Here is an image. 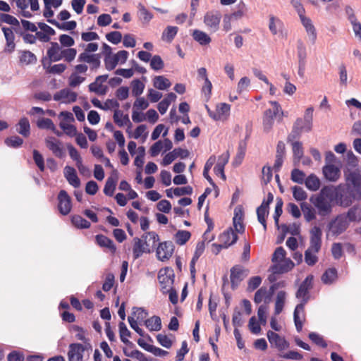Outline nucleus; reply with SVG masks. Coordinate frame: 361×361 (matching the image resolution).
I'll use <instances>...</instances> for the list:
<instances>
[{
  "label": "nucleus",
  "instance_id": "obj_24",
  "mask_svg": "<svg viewBox=\"0 0 361 361\" xmlns=\"http://www.w3.org/2000/svg\"><path fill=\"white\" fill-rule=\"evenodd\" d=\"M192 37L202 46L207 45L212 41L211 37L206 32L197 29L192 31Z\"/></svg>",
  "mask_w": 361,
  "mask_h": 361
},
{
  "label": "nucleus",
  "instance_id": "obj_6",
  "mask_svg": "<svg viewBox=\"0 0 361 361\" xmlns=\"http://www.w3.org/2000/svg\"><path fill=\"white\" fill-rule=\"evenodd\" d=\"M175 245L171 240L159 243L157 250L156 256L161 262L169 260L173 254Z\"/></svg>",
  "mask_w": 361,
  "mask_h": 361
},
{
  "label": "nucleus",
  "instance_id": "obj_57",
  "mask_svg": "<svg viewBox=\"0 0 361 361\" xmlns=\"http://www.w3.org/2000/svg\"><path fill=\"white\" fill-rule=\"evenodd\" d=\"M268 307L267 305H261L257 310L258 322L263 326L267 324V311Z\"/></svg>",
  "mask_w": 361,
  "mask_h": 361
},
{
  "label": "nucleus",
  "instance_id": "obj_28",
  "mask_svg": "<svg viewBox=\"0 0 361 361\" xmlns=\"http://www.w3.org/2000/svg\"><path fill=\"white\" fill-rule=\"evenodd\" d=\"M71 224L79 229H87L91 226V223L82 217L80 215L75 214L71 216Z\"/></svg>",
  "mask_w": 361,
  "mask_h": 361
},
{
  "label": "nucleus",
  "instance_id": "obj_16",
  "mask_svg": "<svg viewBox=\"0 0 361 361\" xmlns=\"http://www.w3.org/2000/svg\"><path fill=\"white\" fill-rule=\"evenodd\" d=\"M135 243L133 247V256L135 259L140 258L143 253H151L152 250L149 248H145V245L149 246L147 241H143L138 237L134 238Z\"/></svg>",
  "mask_w": 361,
  "mask_h": 361
},
{
  "label": "nucleus",
  "instance_id": "obj_13",
  "mask_svg": "<svg viewBox=\"0 0 361 361\" xmlns=\"http://www.w3.org/2000/svg\"><path fill=\"white\" fill-rule=\"evenodd\" d=\"M85 350V348L82 344L78 343H71L68 352V361H82Z\"/></svg>",
  "mask_w": 361,
  "mask_h": 361
},
{
  "label": "nucleus",
  "instance_id": "obj_18",
  "mask_svg": "<svg viewBox=\"0 0 361 361\" xmlns=\"http://www.w3.org/2000/svg\"><path fill=\"white\" fill-rule=\"evenodd\" d=\"M95 243L100 247L107 248L113 255L116 252V246L114 241L103 234L95 235Z\"/></svg>",
  "mask_w": 361,
  "mask_h": 361
},
{
  "label": "nucleus",
  "instance_id": "obj_9",
  "mask_svg": "<svg viewBox=\"0 0 361 361\" xmlns=\"http://www.w3.org/2000/svg\"><path fill=\"white\" fill-rule=\"evenodd\" d=\"M244 218V209L240 204L235 207L234 209V216L233 218V225L238 233H244L245 231V226L243 224Z\"/></svg>",
  "mask_w": 361,
  "mask_h": 361
},
{
  "label": "nucleus",
  "instance_id": "obj_56",
  "mask_svg": "<svg viewBox=\"0 0 361 361\" xmlns=\"http://www.w3.org/2000/svg\"><path fill=\"white\" fill-rule=\"evenodd\" d=\"M256 213L258 221L263 226L264 231H266L267 228L266 217L268 216L269 211L264 210L261 208H257Z\"/></svg>",
  "mask_w": 361,
  "mask_h": 361
},
{
  "label": "nucleus",
  "instance_id": "obj_36",
  "mask_svg": "<svg viewBox=\"0 0 361 361\" xmlns=\"http://www.w3.org/2000/svg\"><path fill=\"white\" fill-rule=\"evenodd\" d=\"M338 277L337 269L334 267L327 269L322 276V281L324 284L332 283Z\"/></svg>",
  "mask_w": 361,
  "mask_h": 361
},
{
  "label": "nucleus",
  "instance_id": "obj_15",
  "mask_svg": "<svg viewBox=\"0 0 361 361\" xmlns=\"http://www.w3.org/2000/svg\"><path fill=\"white\" fill-rule=\"evenodd\" d=\"M118 180V172L116 169H113L111 176L106 179L103 192L105 195L112 197L116 188Z\"/></svg>",
  "mask_w": 361,
  "mask_h": 361
},
{
  "label": "nucleus",
  "instance_id": "obj_43",
  "mask_svg": "<svg viewBox=\"0 0 361 361\" xmlns=\"http://www.w3.org/2000/svg\"><path fill=\"white\" fill-rule=\"evenodd\" d=\"M132 94L134 97H139L141 95L145 89V84L140 79H134L131 83Z\"/></svg>",
  "mask_w": 361,
  "mask_h": 361
},
{
  "label": "nucleus",
  "instance_id": "obj_25",
  "mask_svg": "<svg viewBox=\"0 0 361 361\" xmlns=\"http://www.w3.org/2000/svg\"><path fill=\"white\" fill-rule=\"evenodd\" d=\"M144 324L150 331H158L161 329V318L156 315L145 319Z\"/></svg>",
  "mask_w": 361,
  "mask_h": 361
},
{
  "label": "nucleus",
  "instance_id": "obj_20",
  "mask_svg": "<svg viewBox=\"0 0 361 361\" xmlns=\"http://www.w3.org/2000/svg\"><path fill=\"white\" fill-rule=\"evenodd\" d=\"M16 126V131L23 137H28L30 135V123L27 117L20 118Z\"/></svg>",
  "mask_w": 361,
  "mask_h": 361
},
{
  "label": "nucleus",
  "instance_id": "obj_64",
  "mask_svg": "<svg viewBox=\"0 0 361 361\" xmlns=\"http://www.w3.org/2000/svg\"><path fill=\"white\" fill-rule=\"evenodd\" d=\"M8 361H24L25 356L23 353L18 350H12L7 355Z\"/></svg>",
  "mask_w": 361,
  "mask_h": 361
},
{
  "label": "nucleus",
  "instance_id": "obj_5",
  "mask_svg": "<svg viewBox=\"0 0 361 361\" xmlns=\"http://www.w3.org/2000/svg\"><path fill=\"white\" fill-rule=\"evenodd\" d=\"M348 221L345 219L344 214H338L328 224L327 228L334 236H338L344 233L349 227Z\"/></svg>",
  "mask_w": 361,
  "mask_h": 361
},
{
  "label": "nucleus",
  "instance_id": "obj_59",
  "mask_svg": "<svg viewBox=\"0 0 361 361\" xmlns=\"http://www.w3.org/2000/svg\"><path fill=\"white\" fill-rule=\"evenodd\" d=\"M71 158L76 161V165L82 162V158L76 148L71 143L66 145Z\"/></svg>",
  "mask_w": 361,
  "mask_h": 361
},
{
  "label": "nucleus",
  "instance_id": "obj_51",
  "mask_svg": "<svg viewBox=\"0 0 361 361\" xmlns=\"http://www.w3.org/2000/svg\"><path fill=\"white\" fill-rule=\"evenodd\" d=\"M292 146L293 157L295 159H297L298 161H299L304 154L302 144L300 141H295L292 142Z\"/></svg>",
  "mask_w": 361,
  "mask_h": 361
},
{
  "label": "nucleus",
  "instance_id": "obj_12",
  "mask_svg": "<svg viewBox=\"0 0 361 361\" xmlns=\"http://www.w3.org/2000/svg\"><path fill=\"white\" fill-rule=\"evenodd\" d=\"M267 336L271 345H274L279 351L288 348L289 343L284 337L280 336L277 333L269 330L267 331Z\"/></svg>",
  "mask_w": 361,
  "mask_h": 361
},
{
  "label": "nucleus",
  "instance_id": "obj_10",
  "mask_svg": "<svg viewBox=\"0 0 361 361\" xmlns=\"http://www.w3.org/2000/svg\"><path fill=\"white\" fill-rule=\"evenodd\" d=\"M45 143L47 147L51 150L56 157L60 159L65 157L66 153L63 148L61 146L62 143L59 140H57L54 137H48L45 139Z\"/></svg>",
  "mask_w": 361,
  "mask_h": 361
},
{
  "label": "nucleus",
  "instance_id": "obj_60",
  "mask_svg": "<svg viewBox=\"0 0 361 361\" xmlns=\"http://www.w3.org/2000/svg\"><path fill=\"white\" fill-rule=\"evenodd\" d=\"M237 234L236 231H235L232 227L228 228L225 230L222 233H221L219 236V240L220 242H227L231 243L230 239L232 237V240L233 239V235Z\"/></svg>",
  "mask_w": 361,
  "mask_h": 361
},
{
  "label": "nucleus",
  "instance_id": "obj_37",
  "mask_svg": "<svg viewBox=\"0 0 361 361\" xmlns=\"http://www.w3.org/2000/svg\"><path fill=\"white\" fill-rule=\"evenodd\" d=\"M153 85L155 88L160 90H165L171 85V82L163 75L155 76L153 79Z\"/></svg>",
  "mask_w": 361,
  "mask_h": 361
},
{
  "label": "nucleus",
  "instance_id": "obj_33",
  "mask_svg": "<svg viewBox=\"0 0 361 361\" xmlns=\"http://www.w3.org/2000/svg\"><path fill=\"white\" fill-rule=\"evenodd\" d=\"M286 293L284 290H280L278 292L274 308V315L279 314L283 310L285 302H286Z\"/></svg>",
  "mask_w": 361,
  "mask_h": 361
},
{
  "label": "nucleus",
  "instance_id": "obj_21",
  "mask_svg": "<svg viewBox=\"0 0 361 361\" xmlns=\"http://www.w3.org/2000/svg\"><path fill=\"white\" fill-rule=\"evenodd\" d=\"M345 219L350 222L361 221V208L358 204H355L350 207L346 213H343Z\"/></svg>",
  "mask_w": 361,
  "mask_h": 361
},
{
  "label": "nucleus",
  "instance_id": "obj_2",
  "mask_svg": "<svg viewBox=\"0 0 361 361\" xmlns=\"http://www.w3.org/2000/svg\"><path fill=\"white\" fill-rule=\"evenodd\" d=\"M345 183H341L344 191V196L346 197L348 207L355 201H361V171L355 169H344Z\"/></svg>",
  "mask_w": 361,
  "mask_h": 361
},
{
  "label": "nucleus",
  "instance_id": "obj_48",
  "mask_svg": "<svg viewBox=\"0 0 361 361\" xmlns=\"http://www.w3.org/2000/svg\"><path fill=\"white\" fill-rule=\"evenodd\" d=\"M308 338L317 345L326 348L327 347V343L324 338L316 332H310L308 334Z\"/></svg>",
  "mask_w": 361,
  "mask_h": 361
},
{
  "label": "nucleus",
  "instance_id": "obj_53",
  "mask_svg": "<svg viewBox=\"0 0 361 361\" xmlns=\"http://www.w3.org/2000/svg\"><path fill=\"white\" fill-rule=\"evenodd\" d=\"M59 126L69 137H75L79 133H78L76 127L73 124L61 122Z\"/></svg>",
  "mask_w": 361,
  "mask_h": 361
},
{
  "label": "nucleus",
  "instance_id": "obj_49",
  "mask_svg": "<svg viewBox=\"0 0 361 361\" xmlns=\"http://www.w3.org/2000/svg\"><path fill=\"white\" fill-rule=\"evenodd\" d=\"M33 160L39 168V171L44 172L45 170L44 159L42 154L37 149L32 151Z\"/></svg>",
  "mask_w": 361,
  "mask_h": 361
},
{
  "label": "nucleus",
  "instance_id": "obj_30",
  "mask_svg": "<svg viewBox=\"0 0 361 361\" xmlns=\"http://www.w3.org/2000/svg\"><path fill=\"white\" fill-rule=\"evenodd\" d=\"M274 117L276 116L271 113V109L265 110L263 116V128L264 132L268 133L271 130L274 123Z\"/></svg>",
  "mask_w": 361,
  "mask_h": 361
},
{
  "label": "nucleus",
  "instance_id": "obj_23",
  "mask_svg": "<svg viewBox=\"0 0 361 361\" xmlns=\"http://www.w3.org/2000/svg\"><path fill=\"white\" fill-rule=\"evenodd\" d=\"M246 149L247 143L245 142V140H240L238 146L237 154L233 161V165L234 166H238L242 164L245 156Z\"/></svg>",
  "mask_w": 361,
  "mask_h": 361
},
{
  "label": "nucleus",
  "instance_id": "obj_45",
  "mask_svg": "<svg viewBox=\"0 0 361 361\" xmlns=\"http://www.w3.org/2000/svg\"><path fill=\"white\" fill-rule=\"evenodd\" d=\"M297 54L298 58V63H306V47L301 39H299L297 42Z\"/></svg>",
  "mask_w": 361,
  "mask_h": 361
},
{
  "label": "nucleus",
  "instance_id": "obj_32",
  "mask_svg": "<svg viewBox=\"0 0 361 361\" xmlns=\"http://www.w3.org/2000/svg\"><path fill=\"white\" fill-rule=\"evenodd\" d=\"M300 208L304 214L305 219L307 222L316 219V211L310 204L305 202H302L300 203Z\"/></svg>",
  "mask_w": 361,
  "mask_h": 361
},
{
  "label": "nucleus",
  "instance_id": "obj_4",
  "mask_svg": "<svg viewBox=\"0 0 361 361\" xmlns=\"http://www.w3.org/2000/svg\"><path fill=\"white\" fill-rule=\"evenodd\" d=\"M314 276L310 274L302 281L298 289L295 293V297L298 299H300V302L297 305L298 308L302 309L305 307V305L308 302L310 299V290L313 287Z\"/></svg>",
  "mask_w": 361,
  "mask_h": 361
},
{
  "label": "nucleus",
  "instance_id": "obj_52",
  "mask_svg": "<svg viewBox=\"0 0 361 361\" xmlns=\"http://www.w3.org/2000/svg\"><path fill=\"white\" fill-rule=\"evenodd\" d=\"M292 190L293 196L296 201H304L307 198V192L301 187L295 185Z\"/></svg>",
  "mask_w": 361,
  "mask_h": 361
},
{
  "label": "nucleus",
  "instance_id": "obj_27",
  "mask_svg": "<svg viewBox=\"0 0 361 361\" xmlns=\"http://www.w3.org/2000/svg\"><path fill=\"white\" fill-rule=\"evenodd\" d=\"M137 16L143 24H148L153 18V14L149 12L141 3L137 6Z\"/></svg>",
  "mask_w": 361,
  "mask_h": 361
},
{
  "label": "nucleus",
  "instance_id": "obj_55",
  "mask_svg": "<svg viewBox=\"0 0 361 361\" xmlns=\"http://www.w3.org/2000/svg\"><path fill=\"white\" fill-rule=\"evenodd\" d=\"M37 126L40 129L55 130V126L51 119L41 118L37 122Z\"/></svg>",
  "mask_w": 361,
  "mask_h": 361
},
{
  "label": "nucleus",
  "instance_id": "obj_54",
  "mask_svg": "<svg viewBox=\"0 0 361 361\" xmlns=\"http://www.w3.org/2000/svg\"><path fill=\"white\" fill-rule=\"evenodd\" d=\"M77 50L75 48H68L61 50V58L70 63L73 61L76 56Z\"/></svg>",
  "mask_w": 361,
  "mask_h": 361
},
{
  "label": "nucleus",
  "instance_id": "obj_11",
  "mask_svg": "<svg viewBox=\"0 0 361 361\" xmlns=\"http://www.w3.org/2000/svg\"><path fill=\"white\" fill-rule=\"evenodd\" d=\"M221 18V14L218 11H208L204 17V23L214 31H217L219 28V23Z\"/></svg>",
  "mask_w": 361,
  "mask_h": 361
},
{
  "label": "nucleus",
  "instance_id": "obj_1",
  "mask_svg": "<svg viewBox=\"0 0 361 361\" xmlns=\"http://www.w3.org/2000/svg\"><path fill=\"white\" fill-rule=\"evenodd\" d=\"M310 201L318 210V214L321 216H329L332 212V205L330 202H334L338 206L343 208L348 207L346 197L341 183L336 187L324 186L319 194L312 195Z\"/></svg>",
  "mask_w": 361,
  "mask_h": 361
},
{
  "label": "nucleus",
  "instance_id": "obj_38",
  "mask_svg": "<svg viewBox=\"0 0 361 361\" xmlns=\"http://www.w3.org/2000/svg\"><path fill=\"white\" fill-rule=\"evenodd\" d=\"M0 18L2 22L14 26L13 30L16 33L20 30V23L14 16L8 13H0Z\"/></svg>",
  "mask_w": 361,
  "mask_h": 361
},
{
  "label": "nucleus",
  "instance_id": "obj_63",
  "mask_svg": "<svg viewBox=\"0 0 361 361\" xmlns=\"http://www.w3.org/2000/svg\"><path fill=\"white\" fill-rule=\"evenodd\" d=\"M88 89L91 92H94L99 95H104L108 92L109 87L102 84H98L97 86H93L92 84H90Z\"/></svg>",
  "mask_w": 361,
  "mask_h": 361
},
{
  "label": "nucleus",
  "instance_id": "obj_44",
  "mask_svg": "<svg viewBox=\"0 0 361 361\" xmlns=\"http://www.w3.org/2000/svg\"><path fill=\"white\" fill-rule=\"evenodd\" d=\"M36 56L30 51H22L21 55L19 57L20 63H25L26 64H32L37 62Z\"/></svg>",
  "mask_w": 361,
  "mask_h": 361
},
{
  "label": "nucleus",
  "instance_id": "obj_58",
  "mask_svg": "<svg viewBox=\"0 0 361 361\" xmlns=\"http://www.w3.org/2000/svg\"><path fill=\"white\" fill-rule=\"evenodd\" d=\"M248 327L251 333L253 334H259L262 331L261 324L257 322L255 316L250 317Z\"/></svg>",
  "mask_w": 361,
  "mask_h": 361
},
{
  "label": "nucleus",
  "instance_id": "obj_50",
  "mask_svg": "<svg viewBox=\"0 0 361 361\" xmlns=\"http://www.w3.org/2000/svg\"><path fill=\"white\" fill-rule=\"evenodd\" d=\"M150 68L158 71L164 68V62L159 55H154L150 61Z\"/></svg>",
  "mask_w": 361,
  "mask_h": 361
},
{
  "label": "nucleus",
  "instance_id": "obj_47",
  "mask_svg": "<svg viewBox=\"0 0 361 361\" xmlns=\"http://www.w3.org/2000/svg\"><path fill=\"white\" fill-rule=\"evenodd\" d=\"M305 173L303 171L298 169H293L291 171L290 179L293 182L302 184L305 183Z\"/></svg>",
  "mask_w": 361,
  "mask_h": 361
},
{
  "label": "nucleus",
  "instance_id": "obj_41",
  "mask_svg": "<svg viewBox=\"0 0 361 361\" xmlns=\"http://www.w3.org/2000/svg\"><path fill=\"white\" fill-rule=\"evenodd\" d=\"M162 277H165L166 280L167 279V281H170V283L173 285L175 281V274L173 269L169 267L161 268L158 273V279H160Z\"/></svg>",
  "mask_w": 361,
  "mask_h": 361
},
{
  "label": "nucleus",
  "instance_id": "obj_7",
  "mask_svg": "<svg viewBox=\"0 0 361 361\" xmlns=\"http://www.w3.org/2000/svg\"><path fill=\"white\" fill-rule=\"evenodd\" d=\"M57 208L59 213L63 216L68 215L72 209L71 197L66 190H61L57 196Z\"/></svg>",
  "mask_w": 361,
  "mask_h": 361
},
{
  "label": "nucleus",
  "instance_id": "obj_31",
  "mask_svg": "<svg viewBox=\"0 0 361 361\" xmlns=\"http://www.w3.org/2000/svg\"><path fill=\"white\" fill-rule=\"evenodd\" d=\"M216 161V157L214 155H212L207 160L203 170V176L207 180L209 183L212 186L216 187V183L214 182L213 179L209 174V171H210L212 166L214 164Z\"/></svg>",
  "mask_w": 361,
  "mask_h": 361
},
{
  "label": "nucleus",
  "instance_id": "obj_22",
  "mask_svg": "<svg viewBox=\"0 0 361 361\" xmlns=\"http://www.w3.org/2000/svg\"><path fill=\"white\" fill-rule=\"evenodd\" d=\"M61 48L57 42H51V47L47 51V55L50 61L56 62L62 59Z\"/></svg>",
  "mask_w": 361,
  "mask_h": 361
},
{
  "label": "nucleus",
  "instance_id": "obj_8",
  "mask_svg": "<svg viewBox=\"0 0 361 361\" xmlns=\"http://www.w3.org/2000/svg\"><path fill=\"white\" fill-rule=\"evenodd\" d=\"M230 271L231 288L234 290L237 289L240 282L246 277L247 274L245 272H247V270L243 269L240 265H235L231 269Z\"/></svg>",
  "mask_w": 361,
  "mask_h": 361
},
{
  "label": "nucleus",
  "instance_id": "obj_62",
  "mask_svg": "<svg viewBox=\"0 0 361 361\" xmlns=\"http://www.w3.org/2000/svg\"><path fill=\"white\" fill-rule=\"evenodd\" d=\"M106 39L114 44H118L122 39V34L119 31H111L106 35Z\"/></svg>",
  "mask_w": 361,
  "mask_h": 361
},
{
  "label": "nucleus",
  "instance_id": "obj_35",
  "mask_svg": "<svg viewBox=\"0 0 361 361\" xmlns=\"http://www.w3.org/2000/svg\"><path fill=\"white\" fill-rule=\"evenodd\" d=\"M178 31V27L176 26H167L162 32L161 39L171 43L177 35Z\"/></svg>",
  "mask_w": 361,
  "mask_h": 361
},
{
  "label": "nucleus",
  "instance_id": "obj_3",
  "mask_svg": "<svg viewBox=\"0 0 361 361\" xmlns=\"http://www.w3.org/2000/svg\"><path fill=\"white\" fill-rule=\"evenodd\" d=\"M313 107H308L304 115V119L298 118L293 123L291 133L288 135V142H294L293 140L300 137L302 133H309L312 129Z\"/></svg>",
  "mask_w": 361,
  "mask_h": 361
},
{
  "label": "nucleus",
  "instance_id": "obj_29",
  "mask_svg": "<svg viewBox=\"0 0 361 361\" xmlns=\"http://www.w3.org/2000/svg\"><path fill=\"white\" fill-rule=\"evenodd\" d=\"M4 142L8 147L12 149L20 148L24 143L23 139L17 135L6 137Z\"/></svg>",
  "mask_w": 361,
  "mask_h": 361
},
{
  "label": "nucleus",
  "instance_id": "obj_42",
  "mask_svg": "<svg viewBox=\"0 0 361 361\" xmlns=\"http://www.w3.org/2000/svg\"><path fill=\"white\" fill-rule=\"evenodd\" d=\"M304 310L305 307H302V309L298 308V306H295L294 312H293V321L295 326L296 331L300 333L302 329L303 322L300 318V312L303 313V317H305L304 314Z\"/></svg>",
  "mask_w": 361,
  "mask_h": 361
},
{
  "label": "nucleus",
  "instance_id": "obj_46",
  "mask_svg": "<svg viewBox=\"0 0 361 361\" xmlns=\"http://www.w3.org/2000/svg\"><path fill=\"white\" fill-rule=\"evenodd\" d=\"M286 286V282L284 281H280L276 283H274L269 287V290H267V295H265V302L268 303L270 300L276 290L279 288H283Z\"/></svg>",
  "mask_w": 361,
  "mask_h": 361
},
{
  "label": "nucleus",
  "instance_id": "obj_61",
  "mask_svg": "<svg viewBox=\"0 0 361 361\" xmlns=\"http://www.w3.org/2000/svg\"><path fill=\"white\" fill-rule=\"evenodd\" d=\"M104 64L106 70L109 71H112L118 64V59H117L114 54L111 56L104 57Z\"/></svg>",
  "mask_w": 361,
  "mask_h": 361
},
{
  "label": "nucleus",
  "instance_id": "obj_34",
  "mask_svg": "<svg viewBox=\"0 0 361 361\" xmlns=\"http://www.w3.org/2000/svg\"><path fill=\"white\" fill-rule=\"evenodd\" d=\"M305 184L308 190L317 191L320 188L321 183L319 178L314 173H312L306 178Z\"/></svg>",
  "mask_w": 361,
  "mask_h": 361
},
{
  "label": "nucleus",
  "instance_id": "obj_39",
  "mask_svg": "<svg viewBox=\"0 0 361 361\" xmlns=\"http://www.w3.org/2000/svg\"><path fill=\"white\" fill-rule=\"evenodd\" d=\"M191 238V233L185 230H178L174 235L176 243L178 245H183Z\"/></svg>",
  "mask_w": 361,
  "mask_h": 361
},
{
  "label": "nucleus",
  "instance_id": "obj_17",
  "mask_svg": "<svg viewBox=\"0 0 361 361\" xmlns=\"http://www.w3.org/2000/svg\"><path fill=\"white\" fill-rule=\"evenodd\" d=\"M324 178L330 182H336L341 176L340 169L334 164H326L322 168Z\"/></svg>",
  "mask_w": 361,
  "mask_h": 361
},
{
  "label": "nucleus",
  "instance_id": "obj_40",
  "mask_svg": "<svg viewBox=\"0 0 361 361\" xmlns=\"http://www.w3.org/2000/svg\"><path fill=\"white\" fill-rule=\"evenodd\" d=\"M283 201L281 197H278L276 198V204L275 206V210L274 214L273 216L275 225L277 228V229L280 228L279 226V218L283 214Z\"/></svg>",
  "mask_w": 361,
  "mask_h": 361
},
{
  "label": "nucleus",
  "instance_id": "obj_19",
  "mask_svg": "<svg viewBox=\"0 0 361 361\" xmlns=\"http://www.w3.org/2000/svg\"><path fill=\"white\" fill-rule=\"evenodd\" d=\"M64 176L69 184L75 188H78L80 186V180L77 175L76 170L73 167L66 166L64 168Z\"/></svg>",
  "mask_w": 361,
  "mask_h": 361
},
{
  "label": "nucleus",
  "instance_id": "obj_14",
  "mask_svg": "<svg viewBox=\"0 0 361 361\" xmlns=\"http://www.w3.org/2000/svg\"><path fill=\"white\" fill-rule=\"evenodd\" d=\"M322 229L317 226H314L310 230V246L309 248H311L315 252H318L322 246Z\"/></svg>",
  "mask_w": 361,
  "mask_h": 361
},
{
  "label": "nucleus",
  "instance_id": "obj_26",
  "mask_svg": "<svg viewBox=\"0 0 361 361\" xmlns=\"http://www.w3.org/2000/svg\"><path fill=\"white\" fill-rule=\"evenodd\" d=\"M47 22L61 30L71 31L76 28L77 23L75 20H70L60 23L55 19H48Z\"/></svg>",
  "mask_w": 361,
  "mask_h": 361
}]
</instances>
